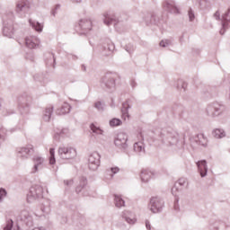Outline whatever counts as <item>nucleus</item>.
Instances as JSON below:
<instances>
[{
	"label": "nucleus",
	"instance_id": "obj_1",
	"mask_svg": "<svg viewBox=\"0 0 230 230\" xmlns=\"http://www.w3.org/2000/svg\"><path fill=\"white\" fill-rule=\"evenodd\" d=\"M160 137L166 146H175L179 143V133L173 129L163 130Z\"/></svg>",
	"mask_w": 230,
	"mask_h": 230
},
{
	"label": "nucleus",
	"instance_id": "obj_2",
	"mask_svg": "<svg viewBox=\"0 0 230 230\" xmlns=\"http://www.w3.org/2000/svg\"><path fill=\"white\" fill-rule=\"evenodd\" d=\"M33 166L31 170V173H39V172L44 170L46 166V158L40 155H36L32 157Z\"/></svg>",
	"mask_w": 230,
	"mask_h": 230
},
{
	"label": "nucleus",
	"instance_id": "obj_3",
	"mask_svg": "<svg viewBox=\"0 0 230 230\" xmlns=\"http://www.w3.org/2000/svg\"><path fill=\"white\" fill-rule=\"evenodd\" d=\"M44 193V190L40 185H34L30 189L29 193L27 194L28 202H33L37 200V199H42V195Z\"/></svg>",
	"mask_w": 230,
	"mask_h": 230
},
{
	"label": "nucleus",
	"instance_id": "obj_4",
	"mask_svg": "<svg viewBox=\"0 0 230 230\" xmlns=\"http://www.w3.org/2000/svg\"><path fill=\"white\" fill-rule=\"evenodd\" d=\"M164 208V201L159 197H153L149 202V209L152 213H161Z\"/></svg>",
	"mask_w": 230,
	"mask_h": 230
},
{
	"label": "nucleus",
	"instance_id": "obj_5",
	"mask_svg": "<svg viewBox=\"0 0 230 230\" xmlns=\"http://www.w3.org/2000/svg\"><path fill=\"white\" fill-rule=\"evenodd\" d=\"M58 155L61 159H75L76 149L71 146H61L58 148Z\"/></svg>",
	"mask_w": 230,
	"mask_h": 230
},
{
	"label": "nucleus",
	"instance_id": "obj_6",
	"mask_svg": "<svg viewBox=\"0 0 230 230\" xmlns=\"http://www.w3.org/2000/svg\"><path fill=\"white\" fill-rule=\"evenodd\" d=\"M33 152H35L33 145L29 144L17 149V157H19L20 159H30Z\"/></svg>",
	"mask_w": 230,
	"mask_h": 230
},
{
	"label": "nucleus",
	"instance_id": "obj_7",
	"mask_svg": "<svg viewBox=\"0 0 230 230\" xmlns=\"http://www.w3.org/2000/svg\"><path fill=\"white\" fill-rule=\"evenodd\" d=\"M127 141H128V135H127V133L120 132L115 137L114 144L120 150H127V148H128Z\"/></svg>",
	"mask_w": 230,
	"mask_h": 230
},
{
	"label": "nucleus",
	"instance_id": "obj_8",
	"mask_svg": "<svg viewBox=\"0 0 230 230\" xmlns=\"http://www.w3.org/2000/svg\"><path fill=\"white\" fill-rule=\"evenodd\" d=\"M191 141L194 142V148H197L198 146H200L201 148H208V145L209 143L208 137L204 135V133H199L194 136Z\"/></svg>",
	"mask_w": 230,
	"mask_h": 230
},
{
	"label": "nucleus",
	"instance_id": "obj_9",
	"mask_svg": "<svg viewBox=\"0 0 230 230\" xmlns=\"http://www.w3.org/2000/svg\"><path fill=\"white\" fill-rule=\"evenodd\" d=\"M100 154L98 152L92 153L88 157V168L93 172L100 167Z\"/></svg>",
	"mask_w": 230,
	"mask_h": 230
},
{
	"label": "nucleus",
	"instance_id": "obj_10",
	"mask_svg": "<svg viewBox=\"0 0 230 230\" xmlns=\"http://www.w3.org/2000/svg\"><path fill=\"white\" fill-rule=\"evenodd\" d=\"M19 218L22 224H25V226H33V215L30 210L23 209L21 211Z\"/></svg>",
	"mask_w": 230,
	"mask_h": 230
},
{
	"label": "nucleus",
	"instance_id": "obj_11",
	"mask_svg": "<svg viewBox=\"0 0 230 230\" xmlns=\"http://www.w3.org/2000/svg\"><path fill=\"white\" fill-rule=\"evenodd\" d=\"M31 9V2L29 0H20L16 4V12L18 13H28Z\"/></svg>",
	"mask_w": 230,
	"mask_h": 230
},
{
	"label": "nucleus",
	"instance_id": "obj_12",
	"mask_svg": "<svg viewBox=\"0 0 230 230\" xmlns=\"http://www.w3.org/2000/svg\"><path fill=\"white\" fill-rule=\"evenodd\" d=\"M102 84L108 93L114 91V88L116 87V80L111 75L104 76L102 80Z\"/></svg>",
	"mask_w": 230,
	"mask_h": 230
},
{
	"label": "nucleus",
	"instance_id": "obj_13",
	"mask_svg": "<svg viewBox=\"0 0 230 230\" xmlns=\"http://www.w3.org/2000/svg\"><path fill=\"white\" fill-rule=\"evenodd\" d=\"M3 33L4 37H8L9 39L13 37L15 29L13 28V22L12 20L4 22Z\"/></svg>",
	"mask_w": 230,
	"mask_h": 230
},
{
	"label": "nucleus",
	"instance_id": "obj_14",
	"mask_svg": "<svg viewBox=\"0 0 230 230\" xmlns=\"http://www.w3.org/2000/svg\"><path fill=\"white\" fill-rule=\"evenodd\" d=\"M121 217L129 226H134L136 224V222H137V218L136 217V214L129 211V210H124L121 213Z\"/></svg>",
	"mask_w": 230,
	"mask_h": 230
},
{
	"label": "nucleus",
	"instance_id": "obj_15",
	"mask_svg": "<svg viewBox=\"0 0 230 230\" xmlns=\"http://www.w3.org/2000/svg\"><path fill=\"white\" fill-rule=\"evenodd\" d=\"M25 46L29 48V49H35V48L40 46V40L36 36H28L25 38Z\"/></svg>",
	"mask_w": 230,
	"mask_h": 230
},
{
	"label": "nucleus",
	"instance_id": "obj_16",
	"mask_svg": "<svg viewBox=\"0 0 230 230\" xmlns=\"http://www.w3.org/2000/svg\"><path fill=\"white\" fill-rule=\"evenodd\" d=\"M77 30H81L80 33H87L93 30V22L91 20H81L78 23Z\"/></svg>",
	"mask_w": 230,
	"mask_h": 230
},
{
	"label": "nucleus",
	"instance_id": "obj_17",
	"mask_svg": "<svg viewBox=\"0 0 230 230\" xmlns=\"http://www.w3.org/2000/svg\"><path fill=\"white\" fill-rule=\"evenodd\" d=\"M163 6L169 13H180L179 7L172 0L164 2Z\"/></svg>",
	"mask_w": 230,
	"mask_h": 230
},
{
	"label": "nucleus",
	"instance_id": "obj_18",
	"mask_svg": "<svg viewBox=\"0 0 230 230\" xmlns=\"http://www.w3.org/2000/svg\"><path fill=\"white\" fill-rule=\"evenodd\" d=\"M196 164L200 177H206L208 175V162L206 160H199Z\"/></svg>",
	"mask_w": 230,
	"mask_h": 230
},
{
	"label": "nucleus",
	"instance_id": "obj_19",
	"mask_svg": "<svg viewBox=\"0 0 230 230\" xmlns=\"http://www.w3.org/2000/svg\"><path fill=\"white\" fill-rule=\"evenodd\" d=\"M102 21L106 26H111V24L116 22V15L111 12H106L102 14Z\"/></svg>",
	"mask_w": 230,
	"mask_h": 230
},
{
	"label": "nucleus",
	"instance_id": "obj_20",
	"mask_svg": "<svg viewBox=\"0 0 230 230\" xmlns=\"http://www.w3.org/2000/svg\"><path fill=\"white\" fill-rule=\"evenodd\" d=\"M222 29L220 30V35H224L226 33V29L227 28V22H230V9L227 10L222 16Z\"/></svg>",
	"mask_w": 230,
	"mask_h": 230
},
{
	"label": "nucleus",
	"instance_id": "obj_21",
	"mask_svg": "<svg viewBox=\"0 0 230 230\" xmlns=\"http://www.w3.org/2000/svg\"><path fill=\"white\" fill-rule=\"evenodd\" d=\"M188 183V180L186 178H181L178 180V181L174 184V186L172 189V193L174 195V197H177V192L179 191V186L184 187Z\"/></svg>",
	"mask_w": 230,
	"mask_h": 230
},
{
	"label": "nucleus",
	"instance_id": "obj_22",
	"mask_svg": "<svg viewBox=\"0 0 230 230\" xmlns=\"http://www.w3.org/2000/svg\"><path fill=\"white\" fill-rule=\"evenodd\" d=\"M154 172L148 170V169H144L141 172L140 177L142 182H148L150 179H154Z\"/></svg>",
	"mask_w": 230,
	"mask_h": 230
},
{
	"label": "nucleus",
	"instance_id": "obj_23",
	"mask_svg": "<svg viewBox=\"0 0 230 230\" xmlns=\"http://www.w3.org/2000/svg\"><path fill=\"white\" fill-rule=\"evenodd\" d=\"M114 48L115 46L113 45L112 42L104 44L102 49V55L103 57H109V55H111L112 51H114Z\"/></svg>",
	"mask_w": 230,
	"mask_h": 230
},
{
	"label": "nucleus",
	"instance_id": "obj_24",
	"mask_svg": "<svg viewBox=\"0 0 230 230\" xmlns=\"http://www.w3.org/2000/svg\"><path fill=\"white\" fill-rule=\"evenodd\" d=\"M69 112H71V106L69 105V103L66 102L63 103L60 109L57 111V113L59 116H62L64 114H69Z\"/></svg>",
	"mask_w": 230,
	"mask_h": 230
},
{
	"label": "nucleus",
	"instance_id": "obj_25",
	"mask_svg": "<svg viewBox=\"0 0 230 230\" xmlns=\"http://www.w3.org/2000/svg\"><path fill=\"white\" fill-rule=\"evenodd\" d=\"M128 109H130V104H128V102H126L122 104V118L123 119L127 120L129 119L130 115L128 114Z\"/></svg>",
	"mask_w": 230,
	"mask_h": 230
},
{
	"label": "nucleus",
	"instance_id": "obj_26",
	"mask_svg": "<svg viewBox=\"0 0 230 230\" xmlns=\"http://www.w3.org/2000/svg\"><path fill=\"white\" fill-rule=\"evenodd\" d=\"M29 22H30L31 26L33 28V30H35L39 33H40L42 31V30L44 29V23H40V22H39L37 21H33V20H29Z\"/></svg>",
	"mask_w": 230,
	"mask_h": 230
},
{
	"label": "nucleus",
	"instance_id": "obj_27",
	"mask_svg": "<svg viewBox=\"0 0 230 230\" xmlns=\"http://www.w3.org/2000/svg\"><path fill=\"white\" fill-rule=\"evenodd\" d=\"M113 197L116 208H125V199L121 197V195L115 194Z\"/></svg>",
	"mask_w": 230,
	"mask_h": 230
},
{
	"label": "nucleus",
	"instance_id": "obj_28",
	"mask_svg": "<svg viewBox=\"0 0 230 230\" xmlns=\"http://www.w3.org/2000/svg\"><path fill=\"white\" fill-rule=\"evenodd\" d=\"M85 186H87V178L81 177L79 185L75 189L76 193H82V191L85 190Z\"/></svg>",
	"mask_w": 230,
	"mask_h": 230
},
{
	"label": "nucleus",
	"instance_id": "obj_29",
	"mask_svg": "<svg viewBox=\"0 0 230 230\" xmlns=\"http://www.w3.org/2000/svg\"><path fill=\"white\" fill-rule=\"evenodd\" d=\"M214 106L216 111V118H218V116H222V114L226 112V106L220 103H214Z\"/></svg>",
	"mask_w": 230,
	"mask_h": 230
},
{
	"label": "nucleus",
	"instance_id": "obj_30",
	"mask_svg": "<svg viewBox=\"0 0 230 230\" xmlns=\"http://www.w3.org/2000/svg\"><path fill=\"white\" fill-rule=\"evenodd\" d=\"M52 114H53V106H49L46 108L43 113L44 121H49L51 119Z\"/></svg>",
	"mask_w": 230,
	"mask_h": 230
},
{
	"label": "nucleus",
	"instance_id": "obj_31",
	"mask_svg": "<svg viewBox=\"0 0 230 230\" xmlns=\"http://www.w3.org/2000/svg\"><path fill=\"white\" fill-rule=\"evenodd\" d=\"M212 135L216 139H222V137H226V131L224 129L216 128L213 130Z\"/></svg>",
	"mask_w": 230,
	"mask_h": 230
},
{
	"label": "nucleus",
	"instance_id": "obj_32",
	"mask_svg": "<svg viewBox=\"0 0 230 230\" xmlns=\"http://www.w3.org/2000/svg\"><path fill=\"white\" fill-rule=\"evenodd\" d=\"M206 112H207L208 116H209V118H217L215 103L209 104L206 109Z\"/></svg>",
	"mask_w": 230,
	"mask_h": 230
},
{
	"label": "nucleus",
	"instance_id": "obj_33",
	"mask_svg": "<svg viewBox=\"0 0 230 230\" xmlns=\"http://www.w3.org/2000/svg\"><path fill=\"white\" fill-rule=\"evenodd\" d=\"M134 150L137 154H141V152H145V144H143L141 141L136 142L134 144Z\"/></svg>",
	"mask_w": 230,
	"mask_h": 230
},
{
	"label": "nucleus",
	"instance_id": "obj_34",
	"mask_svg": "<svg viewBox=\"0 0 230 230\" xmlns=\"http://www.w3.org/2000/svg\"><path fill=\"white\" fill-rule=\"evenodd\" d=\"M13 221L12 219L7 220L5 226L4 227V230H21L19 226H15L13 229Z\"/></svg>",
	"mask_w": 230,
	"mask_h": 230
},
{
	"label": "nucleus",
	"instance_id": "obj_35",
	"mask_svg": "<svg viewBox=\"0 0 230 230\" xmlns=\"http://www.w3.org/2000/svg\"><path fill=\"white\" fill-rule=\"evenodd\" d=\"M93 107L95 109H97V111H99V112H103V111H105V103H103L100 101L94 102Z\"/></svg>",
	"mask_w": 230,
	"mask_h": 230
},
{
	"label": "nucleus",
	"instance_id": "obj_36",
	"mask_svg": "<svg viewBox=\"0 0 230 230\" xmlns=\"http://www.w3.org/2000/svg\"><path fill=\"white\" fill-rule=\"evenodd\" d=\"M90 128L93 132V134H98L100 136H102V134H103V131L102 130V128H100V127H97L94 124H91Z\"/></svg>",
	"mask_w": 230,
	"mask_h": 230
},
{
	"label": "nucleus",
	"instance_id": "obj_37",
	"mask_svg": "<svg viewBox=\"0 0 230 230\" xmlns=\"http://www.w3.org/2000/svg\"><path fill=\"white\" fill-rule=\"evenodd\" d=\"M175 86L177 87V89H183V91H186V88L188 87V83L182 80H178Z\"/></svg>",
	"mask_w": 230,
	"mask_h": 230
},
{
	"label": "nucleus",
	"instance_id": "obj_38",
	"mask_svg": "<svg viewBox=\"0 0 230 230\" xmlns=\"http://www.w3.org/2000/svg\"><path fill=\"white\" fill-rule=\"evenodd\" d=\"M121 123V119L115 118L110 120V127H119Z\"/></svg>",
	"mask_w": 230,
	"mask_h": 230
},
{
	"label": "nucleus",
	"instance_id": "obj_39",
	"mask_svg": "<svg viewBox=\"0 0 230 230\" xmlns=\"http://www.w3.org/2000/svg\"><path fill=\"white\" fill-rule=\"evenodd\" d=\"M49 154H50L49 164H55V163H57V160H55V149L50 148Z\"/></svg>",
	"mask_w": 230,
	"mask_h": 230
},
{
	"label": "nucleus",
	"instance_id": "obj_40",
	"mask_svg": "<svg viewBox=\"0 0 230 230\" xmlns=\"http://www.w3.org/2000/svg\"><path fill=\"white\" fill-rule=\"evenodd\" d=\"M6 195H8V193L6 192V190L1 188L0 189V202H4V199H6Z\"/></svg>",
	"mask_w": 230,
	"mask_h": 230
},
{
	"label": "nucleus",
	"instance_id": "obj_41",
	"mask_svg": "<svg viewBox=\"0 0 230 230\" xmlns=\"http://www.w3.org/2000/svg\"><path fill=\"white\" fill-rule=\"evenodd\" d=\"M189 20L190 22H193L195 21V12L193 9L190 8L188 11Z\"/></svg>",
	"mask_w": 230,
	"mask_h": 230
},
{
	"label": "nucleus",
	"instance_id": "obj_42",
	"mask_svg": "<svg viewBox=\"0 0 230 230\" xmlns=\"http://www.w3.org/2000/svg\"><path fill=\"white\" fill-rule=\"evenodd\" d=\"M161 48H168V46H172V41L170 40H163L160 42Z\"/></svg>",
	"mask_w": 230,
	"mask_h": 230
},
{
	"label": "nucleus",
	"instance_id": "obj_43",
	"mask_svg": "<svg viewBox=\"0 0 230 230\" xmlns=\"http://www.w3.org/2000/svg\"><path fill=\"white\" fill-rule=\"evenodd\" d=\"M126 51H128V53H133L134 52V45L128 44L126 46Z\"/></svg>",
	"mask_w": 230,
	"mask_h": 230
},
{
	"label": "nucleus",
	"instance_id": "obj_44",
	"mask_svg": "<svg viewBox=\"0 0 230 230\" xmlns=\"http://www.w3.org/2000/svg\"><path fill=\"white\" fill-rule=\"evenodd\" d=\"M110 172L111 173H112L111 174V177H112V175H116V173L119 172V169L118 167H111Z\"/></svg>",
	"mask_w": 230,
	"mask_h": 230
},
{
	"label": "nucleus",
	"instance_id": "obj_45",
	"mask_svg": "<svg viewBox=\"0 0 230 230\" xmlns=\"http://www.w3.org/2000/svg\"><path fill=\"white\" fill-rule=\"evenodd\" d=\"M64 184L65 186H73V184H75V181H73V179L65 180Z\"/></svg>",
	"mask_w": 230,
	"mask_h": 230
},
{
	"label": "nucleus",
	"instance_id": "obj_46",
	"mask_svg": "<svg viewBox=\"0 0 230 230\" xmlns=\"http://www.w3.org/2000/svg\"><path fill=\"white\" fill-rule=\"evenodd\" d=\"M68 132H69V129L64 128V129L60 130L59 132H58L57 134H58V136H64V134H68Z\"/></svg>",
	"mask_w": 230,
	"mask_h": 230
},
{
	"label": "nucleus",
	"instance_id": "obj_47",
	"mask_svg": "<svg viewBox=\"0 0 230 230\" xmlns=\"http://www.w3.org/2000/svg\"><path fill=\"white\" fill-rule=\"evenodd\" d=\"M58 8H60V5H56V7L51 11L53 17L57 15V10H58Z\"/></svg>",
	"mask_w": 230,
	"mask_h": 230
},
{
	"label": "nucleus",
	"instance_id": "obj_48",
	"mask_svg": "<svg viewBox=\"0 0 230 230\" xmlns=\"http://www.w3.org/2000/svg\"><path fill=\"white\" fill-rule=\"evenodd\" d=\"M41 211L42 213H45L46 215H48L50 213L51 209L49 208H42Z\"/></svg>",
	"mask_w": 230,
	"mask_h": 230
},
{
	"label": "nucleus",
	"instance_id": "obj_49",
	"mask_svg": "<svg viewBox=\"0 0 230 230\" xmlns=\"http://www.w3.org/2000/svg\"><path fill=\"white\" fill-rule=\"evenodd\" d=\"M214 17L217 19V21L220 20V13L218 11L216 12Z\"/></svg>",
	"mask_w": 230,
	"mask_h": 230
},
{
	"label": "nucleus",
	"instance_id": "obj_50",
	"mask_svg": "<svg viewBox=\"0 0 230 230\" xmlns=\"http://www.w3.org/2000/svg\"><path fill=\"white\" fill-rule=\"evenodd\" d=\"M19 109H20L22 114H24V112H28V108H27V106L24 107L23 111H22V109L21 108V106H19Z\"/></svg>",
	"mask_w": 230,
	"mask_h": 230
},
{
	"label": "nucleus",
	"instance_id": "obj_51",
	"mask_svg": "<svg viewBox=\"0 0 230 230\" xmlns=\"http://www.w3.org/2000/svg\"><path fill=\"white\" fill-rule=\"evenodd\" d=\"M178 202H179V200L176 199V202L174 203V209H175L176 211H179V204H178Z\"/></svg>",
	"mask_w": 230,
	"mask_h": 230
},
{
	"label": "nucleus",
	"instance_id": "obj_52",
	"mask_svg": "<svg viewBox=\"0 0 230 230\" xmlns=\"http://www.w3.org/2000/svg\"><path fill=\"white\" fill-rule=\"evenodd\" d=\"M146 227L147 230L152 229V227L150 226V221H146Z\"/></svg>",
	"mask_w": 230,
	"mask_h": 230
},
{
	"label": "nucleus",
	"instance_id": "obj_53",
	"mask_svg": "<svg viewBox=\"0 0 230 230\" xmlns=\"http://www.w3.org/2000/svg\"><path fill=\"white\" fill-rule=\"evenodd\" d=\"M32 230H46L44 227H35Z\"/></svg>",
	"mask_w": 230,
	"mask_h": 230
},
{
	"label": "nucleus",
	"instance_id": "obj_54",
	"mask_svg": "<svg viewBox=\"0 0 230 230\" xmlns=\"http://www.w3.org/2000/svg\"><path fill=\"white\" fill-rule=\"evenodd\" d=\"M72 3H82V0H71Z\"/></svg>",
	"mask_w": 230,
	"mask_h": 230
},
{
	"label": "nucleus",
	"instance_id": "obj_55",
	"mask_svg": "<svg viewBox=\"0 0 230 230\" xmlns=\"http://www.w3.org/2000/svg\"><path fill=\"white\" fill-rule=\"evenodd\" d=\"M131 86L136 87V81H131Z\"/></svg>",
	"mask_w": 230,
	"mask_h": 230
},
{
	"label": "nucleus",
	"instance_id": "obj_56",
	"mask_svg": "<svg viewBox=\"0 0 230 230\" xmlns=\"http://www.w3.org/2000/svg\"><path fill=\"white\" fill-rule=\"evenodd\" d=\"M138 136L141 139H143V135L141 133Z\"/></svg>",
	"mask_w": 230,
	"mask_h": 230
},
{
	"label": "nucleus",
	"instance_id": "obj_57",
	"mask_svg": "<svg viewBox=\"0 0 230 230\" xmlns=\"http://www.w3.org/2000/svg\"><path fill=\"white\" fill-rule=\"evenodd\" d=\"M84 71H85V66L84 67Z\"/></svg>",
	"mask_w": 230,
	"mask_h": 230
}]
</instances>
